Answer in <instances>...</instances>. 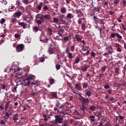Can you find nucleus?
<instances>
[{
	"label": "nucleus",
	"mask_w": 126,
	"mask_h": 126,
	"mask_svg": "<svg viewBox=\"0 0 126 126\" xmlns=\"http://www.w3.org/2000/svg\"><path fill=\"white\" fill-rule=\"evenodd\" d=\"M11 22L13 24H16V23H18L19 22H18V20L16 18H12L11 19Z\"/></svg>",
	"instance_id": "nucleus-35"
},
{
	"label": "nucleus",
	"mask_w": 126,
	"mask_h": 126,
	"mask_svg": "<svg viewBox=\"0 0 126 126\" xmlns=\"http://www.w3.org/2000/svg\"><path fill=\"white\" fill-rule=\"evenodd\" d=\"M94 11L97 12V13H100V7H94Z\"/></svg>",
	"instance_id": "nucleus-29"
},
{
	"label": "nucleus",
	"mask_w": 126,
	"mask_h": 126,
	"mask_svg": "<svg viewBox=\"0 0 126 126\" xmlns=\"http://www.w3.org/2000/svg\"><path fill=\"white\" fill-rule=\"evenodd\" d=\"M5 116L7 117V119L11 115L12 113L8 114L7 111H5Z\"/></svg>",
	"instance_id": "nucleus-47"
},
{
	"label": "nucleus",
	"mask_w": 126,
	"mask_h": 126,
	"mask_svg": "<svg viewBox=\"0 0 126 126\" xmlns=\"http://www.w3.org/2000/svg\"><path fill=\"white\" fill-rule=\"evenodd\" d=\"M61 103H60V101H58L56 104V106L54 107V110L55 111H58V112H60V109L63 108L64 105H60Z\"/></svg>",
	"instance_id": "nucleus-6"
},
{
	"label": "nucleus",
	"mask_w": 126,
	"mask_h": 126,
	"mask_svg": "<svg viewBox=\"0 0 126 126\" xmlns=\"http://www.w3.org/2000/svg\"><path fill=\"white\" fill-rule=\"evenodd\" d=\"M96 56V53L94 52V51H92V52H91V56H92L93 58H95Z\"/></svg>",
	"instance_id": "nucleus-43"
},
{
	"label": "nucleus",
	"mask_w": 126,
	"mask_h": 126,
	"mask_svg": "<svg viewBox=\"0 0 126 126\" xmlns=\"http://www.w3.org/2000/svg\"><path fill=\"white\" fill-rule=\"evenodd\" d=\"M110 1H111V2H110V4H111V5H114V6H117L120 2V0H113H113H110Z\"/></svg>",
	"instance_id": "nucleus-9"
},
{
	"label": "nucleus",
	"mask_w": 126,
	"mask_h": 126,
	"mask_svg": "<svg viewBox=\"0 0 126 126\" xmlns=\"http://www.w3.org/2000/svg\"><path fill=\"white\" fill-rule=\"evenodd\" d=\"M81 28H82V30H84V31H85L86 30V25L84 23H83L82 24H81Z\"/></svg>",
	"instance_id": "nucleus-44"
},
{
	"label": "nucleus",
	"mask_w": 126,
	"mask_h": 126,
	"mask_svg": "<svg viewBox=\"0 0 126 126\" xmlns=\"http://www.w3.org/2000/svg\"><path fill=\"white\" fill-rule=\"evenodd\" d=\"M8 107H9V103H6V104L5 105V111L7 110V109L8 108Z\"/></svg>",
	"instance_id": "nucleus-57"
},
{
	"label": "nucleus",
	"mask_w": 126,
	"mask_h": 126,
	"mask_svg": "<svg viewBox=\"0 0 126 126\" xmlns=\"http://www.w3.org/2000/svg\"><path fill=\"white\" fill-rule=\"evenodd\" d=\"M19 25L22 27L23 29H25L26 28L27 24L24 22H18Z\"/></svg>",
	"instance_id": "nucleus-18"
},
{
	"label": "nucleus",
	"mask_w": 126,
	"mask_h": 126,
	"mask_svg": "<svg viewBox=\"0 0 126 126\" xmlns=\"http://www.w3.org/2000/svg\"><path fill=\"white\" fill-rule=\"evenodd\" d=\"M61 12L63 14H64L66 13V8L65 7H62L61 9Z\"/></svg>",
	"instance_id": "nucleus-21"
},
{
	"label": "nucleus",
	"mask_w": 126,
	"mask_h": 126,
	"mask_svg": "<svg viewBox=\"0 0 126 126\" xmlns=\"http://www.w3.org/2000/svg\"><path fill=\"white\" fill-rule=\"evenodd\" d=\"M116 36L118 38L117 40L118 41H120L123 38V37L118 32L116 33Z\"/></svg>",
	"instance_id": "nucleus-20"
},
{
	"label": "nucleus",
	"mask_w": 126,
	"mask_h": 126,
	"mask_svg": "<svg viewBox=\"0 0 126 126\" xmlns=\"http://www.w3.org/2000/svg\"><path fill=\"white\" fill-rule=\"evenodd\" d=\"M80 100L82 103V107H81L80 110L79 111L77 110H75L74 113L76 115L81 116L83 114H85L86 111H87V109H88V103H90V99L88 97H84L82 95H80Z\"/></svg>",
	"instance_id": "nucleus-2"
},
{
	"label": "nucleus",
	"mask_w": 126,
	"mask_h": 126,
	"mask_svg": "<svg viewBox=\"0 0 126 126\" xmlns=\"http://www.w3.org/2000/svg\"><path fill=\"white\" fill-rule=\"evenodd\" d=\"M60 36H61L60 35H57L56 37V39L58 40H62V37H61Z\"/></svg>",
	"instance_id": "nucleus-49"
},
{
	"label": "nucleus",
	"mask_w": 126,
	"mask_h": 126,
	"mask_svg": "<svg viewBox=\"0 0 126 126\" xmlns=\"http://www.w3.org/2000/svg\"><path fill=\"white\" fill-rule=\"evenodd\" d=\"M75 88L76 89L81 91L82 89V86H81V84L80 83L79 84H76L75 85Z\"/></svg>",
	"instance_id": "nucleus-15"
},
{
	"label": "nucleus",
	"mask_w": 126,
	"mask_h": 126,
	"mask_svg": "<svg viewBox=\"0 0 126 126\" xmlns=\"http://www.w3.org/2000/svg\"><path fill=\"white\" fill-rule=\"evenodd\" d=\"M82 85H83V88L84 89H86L88 87L89 84L88 83H83Z\"/></svg>",
	"instance_id": "nucleus-22"
},
{
	"label": "nucleus",
	"mask_w": 126,
	"mask_h": 126,
	"mask_svg": "<svg viewBox=\"0 0 126 126\" xmlns=\"http://www.w3.org/2000/svg\"><path fill=\"white\" fill-rule=\"evenodd\" d=\"M21 15H22L21 11H18L14 14L15 18H19Z\"/></svg>",
	"instance_id": "nucleus-12"
},
{
	"label": "nucleus",
	"mask_w": 126,
	"mask_h": 126,
	"mask_svg": "<svg viewBox=\"0 0 126 126\" xmlns=\"http://www.w3.org/2000/svg\"><path fill=\"white\" fill-rule=\"evenodd\" d=\"M43 6H44V3L42 2H40L39 3V4L37 6L36 9L38 11H40L41 10L42 7H43Z\"/></svg>",
	"instance_id": "nucleus-11"
},
{
	"label": "nucleus",
	"mask_w": 126,
	"mask_h": 126,
	"mask_svg": "<svg viewBox=\"0 0 126 126\" xmlns=\"http://www.w3.org/2000/svg\"><path fill=\"white\" fill-rule=\"evenodd\" d=\"M19 115L17 114H16L13 116L12 120H14V123H18L16 122V121H18L19 120Z\"/></svg>",
	"instance_id": "nucleus-13"
},
{
	"label": "nucleus",
	"mask_w": 126,
	"mask_h": 126,
	"mask_svg": "<svg viewBox=\"0 0 126 126\" xmlns=\"http://www.w3.org/2000/svg\"><path fill=\"white\" fill-rule=\"evenodd\" d=\"M75 38L77 39L78 42H79V41H81L82 40V38L78 34H76Z\"/></svg>",
	"instance_id": "nucleus-38"
},
{
	"label": "nucleus",
	"mask_w": 126,
	"mask_h": 126,
	"mask_svg": "<svg viewBox=\"0 0 126 126\" xmlns=\"http://www.w3.org/2000/svg\"><path fill=\"white\" fill-rule=\"evenodd\" d=\"M45 61V58L44 57H42L40 58V59L39 60V61L41 62V63H43Z\"/></svg>",
	"instance_id": "nucleus-61"
},
{
	"label": "nucleus",
	"mask_w": 126,
	"mask_h": 126,
	"mask_svg": "<svg viewBox=\"0 0 126 126\" xmlns=\"http://www.w3.org/2000/svg\"><path fill=\"white\" fill-rule=\"evenodd\" d=\"M61 64H56V68L57 70H60V69L61 68Z\"/></svg>",
	"instance_id": "nucleus-53"
},
{
	"label": "nucleus",
	"mask_w": 126,
	"mask_h": 126,
	"mask_svg": "<svg viewBox=\"0 0 126 126\" xmlns=\"http://www.w3.org/2000/svg\"><path fill=\"white\" fill-rule=\"evenodd\" d=\"M53 21L55 23H58L59 19L57 18H54Z\"/></svg>",
	"instance_id": "nucleus-50"
},
{
	"label": "nucleus",
	"mask_w": 126,
	"mask_h": 126,
	"mask_svg": "<svg viewBox=\"0 0 126 126\" xmlns=\"http://www.w3.org/2000/svg\"><path fill=\"white\" fill-rule=\"evenodd\" d=\"M89 109H91V111H94L96 110V106L95 105H91Z\"/></svg>",
	"instance_id": "nucleus-26"
},
{
	"label": "nucleus",
	"mask_w": 126,
	"mask_h": 126,
	"mask_svg": "<svg viewBox=\"0 0 126 126\" xmlns=\"http://www.w3.org/2000/svg\"><path fill=\"white\" fill-rule=\"evenodd\" d=\"M24 45L23 44H20L16 46V51L17 52H20L23 51L24 49Z\"/></svg>",
	"instance_id": "nucleus-7"
},
{
	"label": "nucleus",
	"mask_w": 126,
	"mask_h": 126,
	"mask_svg": "<svg viewBox=\"0 0 126 126\" xmlns=\"http://www.w3.org/2000/svg\"><path fill=\"white\" fill-rule=\"evenodd\" d=\"M80 61V59L79 57H76L75 60V62L73 63V64L78 63Z\"/></svg>",
	"instance_id": "nucleus-24"
},
{
	"label": "nucleus",
	"mask_w": 126,
	"mask_h": 126,
	"mask_svg": "<svg viewBox=\"0 0 126 126\" xmlns=\"http://www.w3.org/2000/svg\"><path fill=\"white\" fill-rule=\"evenodd\" d=\"M94 118H95V117L94 116H91V117H90V119H91V123H93V122L96 121V120L94 119Z\"/></svg>",
	"instance_id": "nucleus-34"
},
{
	"label": "nucleus",
	"mask_w": 126,
	"mask_h": 126,
	"mask_svg": "<svg viewBox=\"0 0 126 126\" xmlns=\"http://www.w3.org/2000/svg\"><path fill=\"white\" fill-rule=\"evenodd\" d=\"M47 32H48V33L49 34V35H52L53 31H52V30L51 28H48L47 29Z\"/></svg>",
	"instance_id": "nucleus-40"
},
{
	"label": "nucleus",
	"mask_w": 126,
	"mask_h": 126,
	"mask_svg": "<svg viewBox=\"0 0 126 126\" xmlns=\"http://www.w3.org/2000/svg\"><path fill=\"white\" fill-rule=\"evenodd\" d=\"M33 30H34V31L37 32L38 31H39V28L37 26H35L34 28H33Z\"/></svg>",
	"instance_id": "nucleus-52"
},
{
	"label": "nucleus",
	"mask_w": 126,
	"mask_h": 126,
	"mask_svg": "<svg viewBox=\"0 0 126 126\" xmlns=\"http://www.w3.org/2000/svg\"><path fill=\"white\" fill-rule=\"evenodd\" d=\"M82 20H84L85 22H86V20L85 17L80 18L78 20V23L79 25H82Z\"/></svg>",
	"instance_id": "nucleus-16"
},
{
	"label": "nucleus",
	"mask_w": 126,
	"mask_h": 126,
	"mask_svg": "<svg viewBox=\"0 0 126 126\" xmlns=\"http://www.w3.org/2000/svg\"><path fill=\"white\" fill-rule=\"evenodd\" d=\"M121 86L126 87V83L125 82H123V83H122V84H118V85H117L118 87H120Z\"/></svg>",
	"instance_id": "nucleus-30"
},
{
	"label": "nucleus",
	"mask_w": 126,
	"mask_h": 126,
	"mask_svg": "<svg viewBox=\"0 0 126 126\" xmlns=\"http://www.w3.org/2000/svg\"><path fill=\"white\" fill-rule=\"evenodd\" d=\"M76 12L78 14V17H80V16L82 14V10L81 9H76Z\"/></svg>",
	"instance_id": "nucleus-23"
},
{
	"label": "nucleus",
	"mask_w": 126,
	"mask_h": 126,
	"mask_svg": "<svg viewBox=\"0 0 126 126\" xmlns=\"http://www.w3.org/2000/svg\"><path fill=\"white\" fill-rule=\"evenodd\" d=\"M110 86H109V85H105V86H104V89L107 90L110 89Z\"/></svg>",
	"instance_id": "nucleus-63"
},
{
	"label": "nucleus",
	"mask_w": 126,
	"mask_h": 126,
	"mask_svg": "<svg viewBox=\"0 0 126 126\" xmlns=\"http://www.w3.org/2000/svg\"><path fill=\"white\" fill-rule=\"evenodd\" d=\"M108 94H109V95H111L113 92V90H108Z\"/></svg>",
	"instance_id": "nucleus-64"
},
{
	"label": "nucleus",
	"mask_w": 126,
	"mask_h": 126,
	"mask_svg": "<svg viewBox=\"0 0 126 126\" xmlns=\"http://www.w3.org/2000/svg\"><path fill=\"white\" fill-rule=\"evenodd\" d=\"M51 79H50L49 82H50V85H52L55 83V80L54 78H52L51 77Z\"/></svg>",
	"instance_id": "nucleus-42"
},
{
	"label": "nucleus",
	"mask_w": 126,
	"mask_h": 126,
	"mask_svg": "<svg viewBox=\"0 0 126 126\" xmlns=\"http://www.w3.org/2000/svg\"><path fill=\"white\" fill-rule=\"evenodd\" d=\"M119 70H120V68L119 67H116L115 69V72L116 74H119Z\"/></svg>",
	"instance_id": "nucleus-48"
},
{
	"label": "nucleus",
	"mask_w": 126,
	"mask_h": 126,
	"mask_svg": "<svg viewBox=\"0 0 126 126\" xmlns=\"http://www.w3.org/2000/svg\"><path fill=\"white\" fill-rule=\"evenodd\" d=\"M85 7H89V8H88V10H90L93 7V3H92V4L90 5H87V6H85Z\"/></svg>",
	"instance_id": "nucleus-36"
},
{
	"label": "nucleus",
	"mask_w": 126,
	"mask_h": 126,
	"mask_svg": "<svg viewBox=\"0 0 126 126\" xmlns=\"http://www.w3.org/2000/svg\"><path fill=\"white\" fill-rule=\"evenodd\" d=\"M55 122H54L55 125L58 124H61L63 121V118L61 116H55Z\"/></svg>",
	"instance_id": "nucleus-5"
},
{
	"label": "nucleus",
	"mask_w": 126,
	"mask_h": 126,
	"mask_svg": "<svg viewBox=\"0 0 126 126\" xmlns=\"http://www.w3.org/2000/svg\"><path fill=\"white\" fill-rule=\"evenodd\" d=\"M116 51H117L118 52L121 53V52L122 51V49H121V47L117 48Z\"/></svg>",
	"instance_id": "nucleus-59"
},
{
	"label": "nucleus",
	"mask_w": 126,
	"mask_h": 126,
	"mask_svg": "<svg viewBox=\"0 0 126 126\" xmlns=\"http://www.w3.org/2000/svg\"><path fill=\"white\" fill-rule=\"evenodd\" d=\"M43 118H44V120L45 121V122H47L48 121V117H47V115H46V114H43Z\"/></svg>",
	"instance_id": "nucleus-32"
},
{
	"label": "nucleus",
	"mask_w": 126,
	"mask_h": 126,
	"mask_svg": "<svg viewBox=\"0 0 126 126\" xmlns=\"http://www.w3.org/2000/svg\"><path fill=\"white\" fill-rule=\"evenodd\" d=\"M86 95H87V96H88L89 97L91 96L92 92H91V91H88L87 90V92H86Z\"/></svg>",
	"instance_id": "nucleus-33"
},
{
	"label": "nucleus",
	"mask_w": 126,
	"mask_h": 126,
	"mask_svg": "<svg viewBox=\"0 0 126 126\" xmlns=\"http://www.w3.org/2000/svg\"><path fill=\"white\" fill-rule=\"evenodd\" d=\"M89 49V46H87L83 48L82 50H83V51H86L88 50Z\"/></svg>",
	"instance_id": "nucleus-56"
},
{
	"label": "nucleus",
	"mask_w": 126,
	"mask_h": 126,
	"mask_svg": "<svg viewBox=\"0 0 126 126\" xmlns=\"http://www.w3.org/2000/svg\"><path fill=\"white\" fill-rule=\"evenodd\" d=\"M39 19L40 20L43 21V22H44V15L42 14H39V17L37 18V19Z\"/></svg>",
	"instance_id": "nucleus-28"
},
{
	"label": "nucleus",
	"mask_w": 126,
	"mask_h": 126,
	"mask_svg": "<svg viewBox=\"0 0 126 126\" xmlns=\"http://www.w3.org/2000/svg\"><path fill=\"white\" fill-rule=\"evenodd\" d=\"M65 52L67 54H68V57L70 59H72L73 58V54L71 52H70L69 48L68 47L66 48V50H65Z\"/></svg>",
	"instance_id": "nucleus-8"
},
{
	"label": "nucleus",
	"mask_w": 126,
	"mask_h": 126,
	"mask_svg": "<svg viewBox=\"0 0 126 126\" xmlns=\"http://www.w3.org/2000/svg\"><path fill=\"white\" fill-rule=\"evenodd\" d=\"M48 40H52L47 38V37L45 36V34L43 32H42L40 36V41L47 43V41Z\"/></svg>",
	"instance_id": "nucleus-4"
},
{
	"label": "nucleus",
	"mask_w": 126,
	"mask_h": 126,
	"mask_svg": "<svg viewBox=\"0 0 126 126\" xmlns=\"http://www.w3.org/2000/svg\"><path fill=\"white\" fill-rule=\"evenodd\" d=\"M63 32L64 30L63 29H61L58 31V34L60 35L61 37H62V38H63Z\"/></svg>",
	"instance_id": "nucleus-14"
},
{
	"label": "nucleus",
	"mask_w": 126,
	"mask_h": 126,
	"mask_svg": "<svg viewBox=\"0 0 126 126\" xmlns=\"http://www.w3.org/2000/svg\"><path fill=\"white\" fill-rule=\"evenodd\" d=\"M115 47L117 48H121L122 47V45H121L120 44H119L118 43H115Z\"/></svg>",
	"instance_id": "nucleus-51"
},
{
	"label": "nucleus",
	"mask_w": 126,
	"mask_h": 126,
	"mask_svg": "<svg viewBox=\"0 0 126 126\" xmlns=\"http://www.w3.org/2000/svg\"><path fill=\"white\" fill-rule=\"evenodd\" d=\"M75 46L74 45H72L71 46V52H74L75 50Z\"/></svg>",
	"instance_id": "nucleus-45"
},
{
	"label": "nucleus",
	"mask_w": 126,
	"mask_h": 126,
	"mask_svg": "<svg viewBox=\"0 0 126 126\" xmlns=\"http://www.w3.org/2000/svg\"><path fill=\"white\" fill-rule=\"evenodd\" d=\"M43 10L44 11H49V7L47 6V5H44L43 7Z\"/></svg>",
	"instance_id": "nucleus-25"
},
{
	"label": "nucleus",
	"mask_w": 126,
	"mask_h": 126,
	"mask_svg": "<svg viewBox=\"0 0 126 126\" xmlns=\"http://www.w3.org/2000/svg\"><path fill=\"white\" fill-rule=\"evenodd\" d=\"M25 79L23 80L22 82H21L20 84H22L24 86H29L31 85H34L37 83V81H35V75L25 73L24 75H17V78Z\"/></svg>",
	"instance_id": "nucleus-1"
},
{
	"label": "nucleus",
	"mask_w": 126,
	"mask_h": 126,
	"mask_svg": "<svg viewBox=\"0 0 126 126\" xmlns=\"http://www.w3.org/2000/svg\"><path fill=\"white\" fill-rule=\"evenodd\" d=\"M106 52L109 54L111 55L112 53H114V50L111 46L108 47L106 48Z\"/></svg>",
	"instance_id": "nucleus-10"
},
{
	"label": "nucleus",
	"mask_w": 126,
	"mask_h": 126,
	"mask_svg": "<svg viewBox=\"0 0 126 126\" xmlns=\"http://www.w3.org/2000/svg\"><path fill=\"white\" fill-rule=\"evenodd\" d=\"M24 20H25V21L28 22V23H30V18H29V17L24 18Z\"/></svg>",
	"instance_id": "nucleus-55"
},
{
	"label": "nucleus",
	"mask_w": 126,
	"mask_h": 126,
	"mask_svg": "<svg viewBox=\"0 0 126 126\" xmlns=\"http://www.w3.org/2000/svg\"><path fill=\"white\" fill-rule=\"evenodd\" d=\"M47 43L50 45L48 49V53L50 55L53 54L54 52L56 51V47L54 41L52 40H47Z\"/></svg>",
	"instance_id": "nucleus-3"
},
{
	"label": "nucleus",
	"mask_w": 126,
	"mask_h": 126,
	"mask_svg": "<svg viewBox=\"0 0 126 126\" xmlns=\"http://www.w3.org/2000/svg\"><path fill=\"white\" fill-rule=\"evenodd\" d=\"M14 9V6H9V11H12V10H13Z\"/></svg>",
	"instance_id": "nucleus-60"
},
{
	"label": "nucleus",
	"mask_w": 126,
	"mask_h": 126,
	"mask_svg": "<svg viewBox=\"0 0 126 126\" xmlns=\"http://www.w3.org/2000/svg\"><path fill=\"white\" fill-rule=\"evenodd\" d=\"M5 19L4 18H2L1 19V21H0V23L1 24H3L5 23Z\"/></svg>",
	"instance_id": "nucleus-58"
},
{
	"label": "nucleus",
	"mask_w": 126,
	"mask_h": 126,
	"mask_svg": "<svg viewBox=\"0 0 126 126\" xmlns=\"http://www.w3.org/2000/svg\"><path fill=\"white\" fill-rule=\"evenodd\" d=\"M0 123L1 125H5V123L4 122V121L3 120L0 121Z\"/></svg>",
	"instance_id": "nucleus-62"
},
{
	"label": "nucleus",
	"mask_w": 126,
	"mask_h": 126,
	"mask_svg": "<svg viewBox=\"0 0 126 126\" xmlns=\"http://www.w3.org/2000/svg\"><path fill=\"white\" fill-rule=\"evenodd\" d=\"M44 20H45V19L49 20L50 18V15L46 14V15H44Z\"/></svg>",
	"instance_id": "nucleus-41"
},
{
	"label": "nucleus",
	"mask_w": 126,
	"mask_h": 126,
	"mask_svg": "<svg viewBox=\"0 0 126 126\" xmlns=\"http://www.w3.org/2000/svg\"><path fill=\"white\" fill-rule=\"evenodd\" d=\"M69 40V37L68 36H65L64 37H63L62 38V41H67Z\"/></svg>",
	"instance_id": "nucleus-39"
},
{
	"label": "nucleus",
	"mask_w": 126,
	"mask_h": 126,
	"mask_svg": "<svg viewBox=\"0 0 126 126\" xmlns=\"http://www.w3.org/2000/svg\"><path fill=\"white\" fill-rule=\"evenodd\" d=\"M88 68V66L87 65H85V66L82 67V71H83V72L87 71Z\"/></svg>",
	"instance_id": "nucleus-31"
},
{
	"label": "nucleus",
	"mask_w": 126,
	"mask_h": 126,
	"mask_svg": "<svg viewBox=\"0 0 126 126\" xmlns=\"http://www.w3.org/2000/svg\"><path fill=\"white\" fill-rule=\"evenodd\" d=\"M73 18H74V15L72 13H68L67 14V16H66V19H71Z\"/></svg>",
	"instance_id": "nucleus-19"
},
{
	"label": "nucleus",
	"mask_w": 126,
	"mask_h": 126,
	"mask_svg": "<svg viewBox=\"0 0 126 126\" xmlns=\"http://www.w3.org/2000/svg\"><path fill=\"white\" fill-rule=\"evenodd\" d=\"M116 36V33H112L111 34H110V37L111 38H115Z\"/></svg>",
	"instance_id": "nucleus-54"
},
{
	"label": "nucleus",
	"mask_w": 126,
	"mask_h": 126,
	"mask_svg": "<svg viewBox=\"0 0 126 126\" xmlns=\"http://www.w3.org/2000/svg\"><path fill=\"white\" fill-rule=\"evenodd\" d=\"M102 115L101 112L100 111H98L96 112V114H94V116L97 117L98 119H99V117Z\"/></svg>",
	"instance_id": "nucleus-27"
},
{
	"label": "nucleus",
	"mask_w": 126,
	"mask_h": 126,
	"mask_svg": "<svg viewBox=\"0 0 126 126\" xmlns=\"http://www.w3.org/2000/svg\"><path fill=\"white\" fill-rule=\"evenodd\" d=\"M22 2L25 4H29V0H22Z\"/></svg>",
	"instance_id": "nucleus-46"
},
{
	"label": "nucleus",
	"mask_w": 126,
	"mask_h": 126,
	"mask_svg": "<svg viewBox=\"0 0 126 126\" xmlns=\"http://www.w3.org/2000/svg\"><path fill=\"white\" fill-rule=\"evenodd\" d=\"M51 96L52 97V99H57L58 98V96L57 95V93L56 92H53L51 94Z\"/></svg>",
	"instance_id": "nucleus-17"
},
{
	"label": "nucleus",
	"mask_w": 126,
	"mask_h": 126,
	"mask_svg": "<svg viewBox=\"0 0 126 126\" xmlns=\"http://www.w3.org/2000/svg\"><path fill=\"white\" fill-rule=\"evenodd\" d=\"M43 22H44V21H43L41 19H37L36 20V23L38 25H41Z\"/></svg>",
	"instance_id": "nucleus-37"
}]
</instances>
